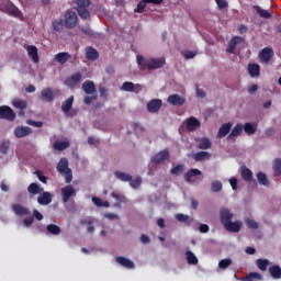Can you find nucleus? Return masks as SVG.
<instances>
[{"mask_svg":"<svg viewBox=\"0 0 281 281\" xmlns=\"http://www.w3.org/2000/svg\"><path fill=\"white\" fill-rule=\"evenodd\" d=\"M243 131H244L243 123H238L232 130L231 134L228 135V139H231L232 142H236V137H238V135H240V133H243Z\"/></svg>","mask_w":281,"mask_h":281,"instance_id":"6ab92c4d","label":"nucleus"},{"mask_svg":"<svg viewBox=\"0 0 281 281\" xmlns=\"http://www.w3.org/2000/svg\"><path fill=\"white\" fill-rule=\"evenodd\" d=\"M269 273L271 276V278H273L274 280H280L281 278V268L280 266H272L269 268Z\"/></svg>","mask_w":281,"mask_h":281,"instance_id":"7c9ffc66","label":"nucleus"},{"mask_svg":"<svg viewBox=\"0 0 281 281\" xmlns=\"http://www.w3.org/2000/svg\"><path fill=\"white\" fill-rule=\"evenodd\" d=\"M77 11L81 19H89L90 14L87 9H77Z\"/></svg>","mask_w":281,"mask_h":281,"instance_id":"bf43d9fd","label":"nucleus"},{"mask_svg":"<svg viewBox=\"0 0 281 281\" xmlns=\"http://www.w3.org/2000/svg\"><path fill=\"white\" fill-rule=\"evenodd\" d=\"M257 181L261 186H269V180L267 179V175H265V172L257 173Z\"/></svg>","mask_w":281,"mask_h":281,"instance_id":"de8ad7c7","label":"nucleus"},{"mask_svg":"<svg viewBox=\"0 0 281 281\" xmlns=\"http://www.w3.org/2000/svg\"><path fill=\"white\" fill-rule=\"evenodd\" d=\"M12 104L15 109H19L20 111H25V109H27V101L23 99L15 98L12 100Z\"/></svg>","mask_w":281,"mask_h":281,"instance_id":"bb28decb","label":"nucleus"},{"mask_svg":"<svg viewBox=\"0 0 281 281\" xmlns=\"http://www.w3.org/2000/svg\"><path fill=\"white\" fill-rule=\"evenodd\" d=\"M78 25V14L75 11L68 10L64 14V26L66 30H74Z\"/></svg>","mask_w":281,"mask_h":281,"instance_id":"7ed1b4c3","label":"nucleus"},{"mask_svg":"<svg viewBox=\"0 0 281 281\" xmlns=\"http://www.w3.org/2000/svg\"><path fill=\"white\" fill-rule=\"evenodd\" d=\"M186 128L190 133H194V131H199L201 128V121L199 119L191 116L184 121Z\"/></svg>","mask_w":281,"mask_h":281,"instance_id":"39448f33","label":"nucleus"},{"mask_svg":"<svg viewBox=\"0 0 281 281\" xmlns=\"http://www.w3.org/2000/svg\"><path fill=\"white\" fill-rule=\"evenodd\" d=\"M193 158L196 161H205V159H211L212 158V154H210L209 151H199V153L193 155Z\"/></svg>","mask_w":281,"mask_h":281,"instance_id":"473e14b6","label":"nucleus"},{"mask_svg":"<svg viewBox=\"0 0 281 281\" xmlns=\"http://www.w3.org/2000/svg\"><path fill=\"white\" fill-rule=\"evenodd\" d=\"M177 221H179V223H187V225H190V223H192V220H190V216L184 215L182 213H178L176 215Z\"/></svg>","mask_w":281,"mask_h":281,"instance_id":"49530a36","label":"nucleus"},{"mask_svg":"<svg viewBox=\"0 0 281 281\" xmlns=\"http://www.w3.org/2000/svg\"><path fill=\"white\" fill-rule=\"evenodd\" d=\"M273 58V48L271 47H265L259 53V59L261 63H265V65H268L269 60Z\"/></svg>","mask_w":281,"mask_h":281,"instance_id":"0eeeda50","label":"nucleus"},{"mask_svg":"<svg viewBox=\"0 0 281 281\" xmlns=\"http://www.w3.org/2000/svg\"><path fill=\"white\" fill-rule=\"evenodd\" d=\"M61 195H63V203H67L69 199H71V196L76 195V190L71 186H68L61 189Z\"/></svg>","mask_w":281,"mask_h":281,"instance_id":"ddd939ff","label":"nucleus"},{"mask_svg":"<svg viewBox=\"0 0 281 281\" xmlns=\"http://www.w3.org/2000/svg\"><path fill=\"white\" fill-rule=\"evenodd\" d=\"M88 60H98V50L93 47H88L86 49Z\"/></svg>","mask_w":281,"mask_h":281,"instance_id":"e433bc0d","label":"nucleus"},{"mask_svg":"<svg viewBox=\"0 0 281 281\" xmlns=\"http://www.w3.org/2000/svg\"><path fill=\"white\" fill-rule=\"evenodd\" d=\"M116 262H119V265H121L122 267H125V269H135V263L127 258L117 257Z\"/></svg>","mask_w":281,"mask_h":281,"instance_id":"393cba45","label":"nucleus"},{"mask_svg":"<svg viewBox=\"0 0 281 281\" xmlns=\"http://www.w3.org/2000/svg\"><path fill=\"white\" fill-rule=\"evenodd\" d=\"M195 146L200 150H210L212 148V140L207 137H198L195 138Z\"/></svg>","mask_w":281,"mask_h":281,"instance_id":"423d86ee","label":"nucleus"},{"mask_svg":"<svg viewBox=\"0 0 281 281\" xmlns=\"http://www.w3.org/2000/svg\"><path fill=\"white\" fill-rule=\"evenodd\" d=\"M92 203L97 205V207H109V201H102L100 198H92Z\"/></svg>","mask_w":281,"mask_h":281,"instance_id":"37998d69","label":"nucleus"},{"mask_svg":"<svg viewBox=\"0 0 281 281\" xmlns=\"http://www.w3.org/2000/svg\"><path fill=\"white\" fill-rule=\"evenodd\" d=\"M111 196L113 198V199H115V201H117L119 203H126V196H124V195H120V194H117V193H115V192H112L111 193Z\"/></svg>","mask_w":281,"mask_h":281,"instance_id":"6e6d98bb","label":"nucleus"},{"mask_svg":"<svg viewBox=\"0 0 281 281\" xmlns=\"http://www.w3.org/2000/svg\"><path fill=\"white\" fill-rule=\"evenodd\" d=\"M82 89H83L85 93H87L88 95H93V93H95V85L91 80H87L82 85Z\"/></svg>","mask_w":281,"mask_h":281,"instance_id":"5701e85b","label":"nucleus"},{"mask_svg":"<svg viewBox=\"0 0 281 281\" xmlns=\"http://www.w3.org/2000/svg\"><path fill=\"white\" fill-rule=\"evenodd\" d=\"M14 135L18 139H21L23 137H27V135H32V130L27 126H18L14 130Z\"/></svg>","mask_w":281,"mask_h":281,"instance_id":"9b49d317","label":"nucleus"},{"mask_svg":"<svg viewBox=\"0 0 281 281\" xmlns=\"http://www.w3.org/2000/svg\"><path fill=\"white\" fill-rule=\"evenodd\" d=\"M48 234H53V236H58L60 234V228L56 224H49L46 227Z\"/></svg>","mask_w":281,"mask_h":281,"instance_id":"a19ab883","label":"nucleus"},{"mask_svg":"<svg viewBox=\"0 0 281 281\" xmlns=\"http://www.w3.org/2000/svg\"><path fill=\"white\" fill-rule=\"evenodd\" d=\"M41 195L37 198V203L40 205H49L52 203V193L49 192H42Z\"/></svg>","mask_w":281,"mask_h":281,"instance_id":"f3484780","label":"nucleus"},{"mask_svg":"<svg viewBox=\"0 0 281 281\" xmlns=\"http://www.w3.org/2000/svg\"><path fill=\"white\" fill-rule=\"evenodd\" d=\"M244 131H245V133H247V135H254V134H256V131H258V124L246 123L244 125Z\"/></svg>","mask_w":281,"mask_h":281,"instance_id":"2f4dec72","label":"nucleus"},{"mask_svg":"<svg viewBox=\"0 0 281 281\" xmlns=\"http://www.w3.org/2000/svg\"><path fill=\"white\" fill-rule=\"evenodd\" d=\"M229 131H232V123L223 124L218 130L217 137H220V139H223V137H227Z\"/></svg>","mask_w":281,"mask_h":281,"instance_id":"aec40b11","label":"nucleus"},{"mask_svg":"<svg viewBox=\"0 0 281 281\" xmlns=\"http://www.w3.org/2000/svg\"><path fill=\"white\" fill-rule=\"evenodd\" d=\"M74 106V95L68 98L63 104H61V111L64 113H69L71 111V108Z\"/></svg>","mask_w":281,"mask_h":281,"instance_id":"72a5a7b5","label":"nucleus"},{"mask_svg":"<svg viewBox=\"0 0 281 281\" xmlns=\"http://www.w3.org/2000/svg\"><path fill=\"white\" fill-rule=\"evenodd\" d=\"M16 114L12 110V108L8 105L0 106V120H8L9 122H13Z\"/></svg>","mask_w":281,"mask_h":281,"instance_id":"20e7f679","label":"nucleus"},{"mask_svg":"<svg viewBox=\"0 0 281 281\" xmlns=\"http://www.w3.org/2000/svg\"><path fill=\"white\" fill-rule=\"evenodd\" d=\"M240 43H243V37H240V36L233 37L228 43V46L226 49L227 54H234L236 46Z\"/></svg>","mask_w":281,"mask_h":281,"instance_id":"2eb2a0df","label":"nucleus"},{"mask_svg":"<svg viewBox=\"0 0 281 281\" xmlns=\"http://www.w3.org/2000/svg\"><path fill=\"white\" fill-rule=\"evenodd\" d=\"M137 64L140 69H161L162 66L166 65V58H150V59H144L140 55L136 57Z\"/></svg>","mask_w":281,"mask_h":281,"instance_id":"f257e3e1","label":"nucleus"},{"mask_svg":"<svg viewBox=\"0 0 281 281\" xmlns=\"http://www.w3.org/2000/svg\"><path fill=\"white\" fill-rule=\"evenodd\" d=\"M246 225L247 227H249V229H258V222L254 221V220H246Z\"/></svg>","mask_w":281,"mask_h":281,"instance_id":"13d9d810","label":"nucleus"},{"mask_svg":"<svg viewBox=\"0 0 281 281\" xmlns=\"http://www.w3.org/2000/svg\"><path fill=\"white\" fill-rule=\"evenodd\" d=\"M229 183H231V187L234 191L238 190V180L236 178H231L229 179Z\"/></svg>","mask_w":281,"mask_h":281,"instance_id":"0e129e2a","label":"nucleus"},{"mask_svg":"<svg viewBox=\"0 0 281 281\" xmlns=\"http://www.w3.org/2000/svg\"><path fill=\"white\" fill-rule=\"evenodd\" d=\"M241 178L244 181H251V179H254V172H251L249 168L244 167L241 168Z\"/></svg>","mask_w":281,"mask_h":281,"instance_id":"4c0bfd02","label":"nucleus"},{"mask_svg":"<svg viewBox=\"0 0 281 281\" xmlns=\"http://www.w3.org/2000/svg\"><path fill=\"white\" fill-rule=\"evenodd\" d=\"M130 186L131 188H133L134 190H137V188H139V186H142V179L138 177L136 179H131L130 181Z\"/></svg>","mask_w":281,"mask_h":281,"instance_id":"5fc2aeb1","label":"nucleus"},{"mask_svg":"<svg viewBox=\"0 0 281 281\" xmlns=\"http://www.w3.org/2000/svg\"><path fill=\"white\" fill-rule=\"evenodd\" d=\"M186 256L188 265H199V259L192 250H187Z\"/></svg>","mask_w":281,"mask_h":281,"instance_id":"c9c22d12","label":"nucleus"},{"mask_svg":"<svg viewBox=\"0 0 281 281\" xmlns=\"http://www.w3.org/2000/svg\"><path fill=\"white\" fill-rule=\"evenodd\" d=\"M199 231L201 232V234H207L210 232V226H207V224H201L199 226Z\"/></svg>","mask_w":281,"mask_h":281,"instance_id":"338daca9","label":"nucleus"},{"mask_svg":"<svg viewBox=\"0 0 281 281\" xmlns=\"http://www.w3.org/2000/svg\"><path fill=\"white\" fill-rule=\"evenodd\" d=\"M10 150V140H3L0 143V153L2 155H7V153Z\"/></svg>","mask_w":281,"mask_h":281,"instance_id":"8fccbe9b","label":"nucleus"},{"mask_svg":"<svg viewBox=\"0 0 281 281\" xmlns=\"http://www.w3.org/2000/svg\"><path fill=\"white\" fill-rule=\"evenodd\" d=\"M11 210L15 216H30L31 214L30 209L21 204H12Z\"/></svg>","mask_w":281,"mask_h":281,"instance_id":"6e6552de","label":"nucleus"},{"mask_svg":"<svg viewBox=\"0 0 281 281\" xmlns=\"http://www.w3.org/2000/svg\"><path fill=\"white\" fill-rule=\"evenodd\" d=\"M114 177H116V179H119L120 181H131V179H133L131 175L122 171L114 172Z\"/></svg>","mask_w":281,"mask_h":281,"instance_id":"58836bf2","label":"nucleus"},{"mask_svg":"<svg viewBox=\"0 0 281 281\" xmlns=\"http://www.w3.org/2000/svg\"><path fill=\"white\" fill-rule=\"evenodd\" d=\"M161 104H162L161 100L154 99L147 104V111H149V113H157V111L161 109Z\"/></svg>","mask_w":281,"mask_h":281,"instance_id":"dca6fc26","label":"nucleus"},{"mask_svg":"<svg viewBox=\"0 0 281 281\" xmlns=\"http://www.w3.org/2000/svg\"><path fill=\"white\" fill-rule=\"evenodd\" d=\"M248 74L251 78H258L260 76V65L258 64H249L248 65Z\"/></svg>","mask_w":281,"mask_h":281,"instance_id":"b1692460","label":"nucleus"},{"mask_svg":"<svg viewBox=\"0 0 281 281\" xmlns=\"http://www.w3.org/2000/svg\"><path fill=\"white\" fill-rule=\"evenodd\" d=\"M183 172V167L182 165H178L175 168L171 169V175L179 176Z\"/></svg>","mask_w":281,"mask_h":281,"instance_id":"052dcab7","label":"nucleus"},{"mask_svg":"<svg viewBox=\"0 0 281 281\" xmlns=\"http://www.w3.org/2000/svg\"><path fill=\"white\" fill-rule=\"evenodd\" d=\"M57 171L61 177H65L66 183H71L74 179V175L71 172V169H69V160L67 158H61L59 162L57 164Z\"/></svg>","mask_w":281,"mask_h":281,"instance_id":"f03ea898","label":"nucleus"},{"mask_svg":"<svg viewBox=\"0 0 281 281\" xmlns=\"http://www.w3.org/2000/svg\"><path fill=\"white\" fill-rule=\"evenodd\" d=\"M82 80V75L79 72H76L72 75L69 79L66 80V85L69 86L70 88H74L77 82H80Z\"/></svg>","mask_w":281,"mask_h":281,"instance_id":"cd10ccee","label":"nucleus"},{"mask_svg":"<svg viewBox=\"0 0 281 281\" xmlns=\"http://www.w3.org/2000/svg\"><path fill=\"white\" fill-rule=\"evenodd\" d=\"M229 267H232V259L231 258L220 260L218 269L225 270Z\"/></svg>","mask_w":281,"mask_h":281,"instance_id":"c03bdc74","label":"nucleus"},{"mask_svg":"<svg viewBox=\"0 0 281 281\" xmlns=\"http://www.w3.org/2000/svg\"><path fill=\"white\" fill-rule=\"evenodd\" d=\"M55 150H67L69 148V142H55L54 143Z\"/></svg>","mask_w":281,"mask_h":281,"instance_id":"79ce46f5","label":"nucleus"},{"mask_svg":"<svg viewBox=\"0 0 281 281\" xmlns=\"http://www.w3.org/2000/svg\"><path fill=\"white\" fill-rule=\"evenodd\" d=\"M233 218H234V213H232V211L225 207L221 209L220 220L222 225L226 226L227 223L232 222Z\"/></svg>","mask_w":281,"mask_h":281,"instance_id":"1a4fd4ad","label":"nucleus"},{"mask_svg":"<svg viewBox=\"0 0 281 281\" xmlns=\"http://www.w3.org/2000/svg\"><path fill=\"white\" fill-rule=\"evenodd\" d=\"M243 227V222L240 221H236V222H229L224 226V229H226V232H233L234 234L240 232Z\"/></svg>","mask_w":281,"mask_h":281,"instance_id":"4468645a","label":"nucleus"},{"mask_svg":"<svg viewBox=\"0 0 281 281\" xmlns=\"http://www.w3.org/2000/svg\"><path fill=\"white\" fill-rule=\"evenodd\" d=\"M91 5V0H77V10H83Z\"/></svg>","mask_w":281,"mask_h":281,"instance_id":"09e8293b","label":"nucleus"},{"mask_svg":"<svg viewBox=\"0 0 281 281\" xmlns=\"http://www.w3.org/2000/svg\"><path fill=\"white\" fill-rule=\"evenodd\" d=\"M71 59V55L69 53H58L55 55V60L59 63V65H65Z\"/></svg>","mask_w":281,"mask_h":281,"instance_id":"a878e982","label":"nucleus"},{"mask_svg":"<svg viewBox=\"0 0 281 281\" xmlns=\"http://www.w3.org/2000/svg\"><path fill=\"white\" fill-rule=\"evenodd\" d=\"M254 278H255V280H262V274H260L258 272H252L246 279H244L241 281H254Z\"/></svg>","mask_w":281,"mask_h":281,"instance_id":"864d4df0","label":"nucleus"},{"mask_svg":"<svg viewBox=\"0 0 281 281\" xmlns=\"http://www.w3.org/2000/svg\"><path fill=\"white\" fill-rule=\"evenodd\" d=\"M255 10H256L257 14H259V16H261V19H271V16H273L272 11H267L258 5L255 7Z\"/></svg>","mask_w":281,"mask_h":281,"instance_id":"c756f323","label":"nucleus"},{"mask_svg":"<svg viewBox=\"0 0 281 281\" xmlns=\"http://www.w3.org/2000/svg\"><path fill=\"white\" fill-rule=\"evenodd\" d=\"M168 157H170V153H168L167 149H164V150L159 151L158 154H156L155 156H153L151 161H153V164H164V161H166V159H168Z\"/></svg>","mask_w":281,"mask_h":281,"instance_id":"9d476101","label":"nucleus"},{"mask_svg":"<svg viewBox=\"0 0 281 281\" xmlns=\"http://www.w3.org/2000/svg\"><path fill=\"white\" fill-rule=\"evenodd\" d=\"M211 190L212 192H221V190H223V183L218 180L213 181L211 183Z\"/></svg>","mask_w":281,"mask_h":281,"instance_id":"3c124183","label":"nucleus"},{"mask_svg":"<svg viewBox=\"0 0 281 281\" xmlns=\"http://www.w3.org/2000/svg\"><path fill=\"white\" fill-rule=\"evenodd\" d=\"M43 187L38 186V183L33 182L29 186L27 192L31 193L33 196H36V194H43Z\"/></svg>","mask_w":281,"mask_h":281,"instance_id":"412c9836","label":"nucleus"},{"mask_svg":"<svg viewBox=\"0 0 281 281\" xmlns=\"http://www.w3.org/2000/svg\"><path fill=\"white\" fill-rule=\"evenodd\" d=\"M23 223H24V226L31 227L32 223H34V217L30 216V217L25 218Z\"/></svg>","mask_w":281,"mask_h":281,"instance_id":"774afa93","label":"nucleus"},{"mask_svg":"<svg viewBox=\"0 0 281 281\" xmlns=\"http://www.w3.org/2000/svg\"><path fill=\"white\" fill-rule=\"evenodd\" d=\"M63 27H65V22L61 19L53 21L54 32H63Z\"/></svg>","mask_w":281,"mask_h":281,"instance_id":"ea45409f","label":"nucleus"},{"mask_svg":"<svg viewBox=\"0 0 281 281\" xmlns=\"http://www.w3.org/2000/svg\"><path fill=\"white\" fill-rule=\"evenodd\" d=\"M270 265L269 259H258L257 267L260 271H267V266Z\"/></svg>","mask_w":281,"mask_h":281,"instance_id":"a18cd8bd","label":"nucleus"},{"mask_svg":"<svg viewBox=\"0 0 281 281\" xmlns=\"http://www.w3.org/2000/svg\"><path fill=\"white\" fill-rule=\"evenodd\" d=\"M41 95L44 100H46V102H53L54 100V91L52 90V88H46L42 90Z\"/></svg>","mask_w":281,"mask_h":281,"instance_id":"c85d7f7f","label":"nucleus"},{"mask_svg":"<svg viewBox=\"0 0 281 281\" xmlns=\"http://www.w3.org/2000/svg\"><path fill=\"white\" fill-rule=\"evenodd\" d=\"M133 89H135V83L131 81H125L121 87V91H133Z\"/></svg>","mask_w":281,"mask_h":281,"instance_id":"603ef678","label":"nucleus"},{"mask_svg":"<svg viewBox=\"0 0 281 281\" xmlns=\"http://www.w3.org/2000/svg\"><path fill=\"white\" fill-rule=\"evenodd\" d=\"M203 172L199 169H190L186 175H184V181L187 183H192V177H201Z\"/></svg>","mask_w":281,"mask_h":281,"instance_id":"4be33fe9","label":"nucleus"},{"mask_svg":"<svg viewBox=\"0 0 281 281\" xmlns=\"http://www.w3.org/2000/svg\"><path fill=\"white\" fill-rule=\"evenodd\" d=\"M26 124H29L30 126H35V128H41V126H43V122L41 121L29 120Z\"/></svg>","mask_w":281,"mask_h":281,"instance_id":"e2e57ef3","label":"nucleus"},{"mask_svg":"<svg viewBox=\"0 0 281 281\" xmlns=\"http://www.w3.org/2000/svg\"><path fill=\"white\" fill-rule=\"evenodd\" d=\"M27 55L34 63H38V48L34 45H29L25 47Z\"/></svg>","mask_w":281,"mask_h":281,"instance_id":"a211bd4d","label":"nucleus"},{"mask_svg":"<svg viewBox=\"0 0 281 281\" xmlns=\"http://www.w3.org/2000/svg\"><path fill=\"white\" fill-rule=\"evenodd\" d=\"M167 102L172 106H181L186 103V99L179 94H171L168 97Z\"/></svg>","mask_w":281,"mask_h":281,"instance_id":"f8f14e48","label":"nucleus"},{"mask_svg":"<svg viewBox=\"0 0 281 281\" xmlns=\"http://www.w3.org/2000/svg\"><path fill=\"white\" fill-rule=\"evenodd\" d=\"M147 3H148V1H146V0H142L140 2H138L137 9H135V12H143L144 8H146Z\"/></svg>","mask_w":281,"mask_h":281,"instance_id":"680f3d73","label":"nucleus"},{"mask_svg":"<svg viewBox=\"0 0 281 281\" xmlns=\"http://www.w3.org/2000/svg\"><path fill=\"white\" fill-rule=\"evenodd\" d=\"M215 2L221 10H225V8H227V0H215Z\"/></svg>","mask_w":281,"mask_h":281,"instance_id":"69168bd1","label":"nucleus"},{"mask_svg":"<svg viewBox=\"0 0 281 281\" xmlns=\"http://www.w3.org/2000/svg\"><path fill=\"white\" fill-rule=\"evenodd\" d=\"M182 56H183L187 60H190V59L194 58V56H196V52L184 50V52H182Z\"/></svg>","mask_w":281,"mask_h":281,"instance_id":"4d7b16f0","label":"nucleus"},{"mask_svg":"<svg viewBox=\"0 0 281 281\" xmlns=\"http://www.w3.org/2000/svg\"><path fill=\"white\" fill-rule=\"evenodd\" d=\"M272 170L274 172V177H280L281 175V159L276 158L272 162Z\"/></svg>","mask_w":281,"mask_h":281,"instance_id":"f704fd0d","label":"nucleus"}]
</instances>
